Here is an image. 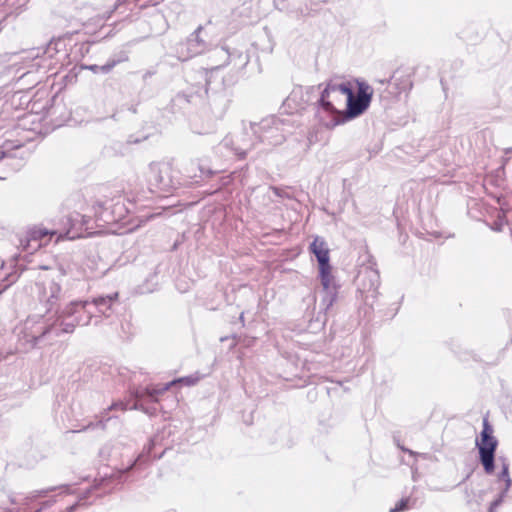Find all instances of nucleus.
Masks as SVG:
<instances>
[{
	"label": "nucleus",
	"instance_id": "nucleus-1",
	"mask_svg": "<svg viewBox=\"0 0 512 512\" xmlns=\"http://www.w3.org/2000/svg\"><path fill=\"white\" fill-rule=\"evenodd\" d=\"M356 84V93L349 81L329 82L326 85L317 108V117L322 125L333 128L362 115L369 108L373 88L362 80H357Z\"/></svg>",
	"mask_w": 512,
	"mask_h": 512
},
{
	"label": "nucleus",
	"instance_id": "nucleus-2",
	"mask_svg": "<svg viewBox=\"0 0 512 512\" xmlns=\"http://www.w3.org/2000/svg\"><path fill=\"white\" fill-rule=\"evenodd\" d=\"M89 304L87 300H73L56 313L55 319L61 334L73 333L77 326H87L91 323L95 316L87 309Z\"/></svg>",
	"mask_w": 512,
	"mask_h": 512
},
{
	"label": "nucleus",
	"instance_id": "nucleus-3",
	"mask_svg": "<svg viewBox=\"0 0 512 512\" xmlns=\"http://www.w3.org/2000/svg\"><path fill=\"white\" fill-rule=\"evenodd\" d=\"M251 131L257 141L268 148L281 145L290 132L286 121L278 117H268L251 124Z\"/></svg>",
	"mask_w": 512,
	"mask_h": 512
},
{
	"label": "nucleus",
	"instance_id": "nucleus-4",
	"mask_svg": "<svg viewBox=\"0 0 512 512\" xmlns=\"http://www.w3.org/2000/svg\"><path fill=\"white\" fill-rule=\"evenodd\" d=\"M24 334L27 342L36 345L42 339H53L61 335L55 316L53 317H28L24 324Z\"/></svg>",
	"mask_w": 512,
	"mask_h": 512
},
{
	"label": "nucleus",
	"instance_id": "nucleus-5",
	"mask_svg": "<svg viewBox=\"0 0 512 512\" xmlns=\"http://www.w3.org/2000/svg\"><path fill=\"white\" fill-rule=\"evenodd\" d=\"M498 445L497 439L493 436V428L487 419L483 420V429L480 437L476 440L479 451L480 462L487 474L494 472L495 451Z\"/></svg>",
	"mask_w": 512,
	"mask_h": 512
},
{
	"label": "nucleus",
	"instance_id": "nucleus-6",
	"mask_svg": "<svg viewBox=\"0 0 512 512\" xmlns=\"http://www.w3.org/2000/svg\"><path fill=\"white\" fill-rule=\"evenodd\" d=\"M357 290L366 304H372L378 295L380 276L372 266L361 267L356 278Z\"/></svg>",
	"mask_w": 512,
	"mask_h": 512
},
{
	"label": "nucleus",
	"instance_id": "nucleus-7",
	"mask_svg": "<svg viewBox=\"0 0 512 512\" xmlns=\"http://www.w3.org/2000/svg\"><path fill=\"white\" fill-rule=\"evenodd\" d=\"M61 285L54 278L44 277L36 283V298L45 312L51 311L61 299Z\"/></svg>",
	"mask_w": 512,
	"mask_h": 512
},
{
	"label": "nucleus",
	"instance_id": "nucleus-8",
	"mask_svg": "<svg viewBox=\"0 0 512 512\" xmlns=\"http://www.w3.org/2000/svg\"><path fill=\"white\" fill-rule=\"evenodd\" d=\"M171 167L168 163H151L147 172V181L153 192H167L173 187L170 175Z\"/></svg>",
	"mask_w": 512,
	"mask_h": 512
},
{
	"label": "nucleus",
	"instance_id": "nucleus-9",
	"mask_svg": "<svg viewBox=\"0 0 512 512\" xmlns=\"http://www.w3.org/2000/svg\"><path fill=\"white\" fill-rule=\"evenodd\" d=\"M200 378L201 377L198 374L190 375V376L179 378L177 380H173V381L165 384L161 388H151V389L147 388V389H145V391L142 394L137 395V400L134 404V408L143 410V405L145 402L157 401V396L159 394L167 391L175 383H182L186 386H193L200 380Z\"/></svg>",
	"mask_w": 512,
	"mask_h": 512
},
{
	"label": "nucleus",
	"instance_id": "nucleus-10",
	"mask_svg": "<svg viewBox=\"0 0 512 512\" xmlns=\"http://www.w3.org/2000/svg\"><path fill=\"white\" fill-rule=\"evenodd\" d=\"M57 231H48L43 228H31L20 239V247L30 254L40 249L48 242L49 235H55Z\"/></svg>",
	"mask_w": 512,
	"mask_h": 512
},
{
	"label": "nucleus",
	"instance_id": "nucleus-11",
	"mask_svg": "<svg viewBox=\"0 0 512 512\" xmlns=\"http://www.w3.org/2000/svg\"><path fill=\"white\" fill-rule=\"evenodd\" d=\"M319 277L325 293V296L322 299V304L327 310L333 305V302L337 297V285L334 283L330 264L326 266H319Z\"/></svg>",
	"mask_w": 512,
	"mask_h": 512
},
{
	"label": "nucleus",
	"instance_id": "nucleus-12",
	"mask_svg": "<svg viewBox=\"0 0 512 512\" xmlns=\"http://www.w3.org/2000/svg\"><path fill=\"white\" fill-rule=\"evenodd\" d=\"M84 226V217L77 212H73L66 216L63 224V232H59V238L65 237L73 240L82 236Z\"/></svg>",
	"mask_w": 512,
	"mask_h": 512
},
{
	"label": "nucleus",
	"instance_id": "nucleus-13",
	"mask_svg": "<svg viewBox=\"0 0 512 512\" xmlns=\"http://www.w3.org/2000/svg\"><path fill=\"white\" fill-rule=\"evenodd\" d=\"M498 461L501 463V471L498 474V480L499 482H503V486L501 487V492L499 496L494 499L489 506L488 512H496L497 507H499L505 495L510 489L511 486V478L509 475V463L505 458H499Z\"/></svg>",
	"mask_w": 512,
	"mask_h": 512
},
{
	"label": "nucleus",
	"instance_id": "nucleus-14",
	"mask_svg": "<svg viewBox=\"0 0 512 512\" xmlns=\"http://www.w3.org/2000/svg\"><path fill=\"white\" fill-rule=\"evenodd\" d=\"M253 145L254 144L248 143V141L245 139V137L243 135H240V136H236L235 138L234 137L224 138L220 144V147L229 149L234 154L243 157Z\"/></svg>",
	"mask_w": 512,
	"mask_h": 512
},
{
	"label": "nucleus",
	"instance_id": "nucleus-15",
	"mask_svg": "<svg viewBox=\"0 0 512 512\" xmlns=\"http://www.w3.org/2000/svg\"><path fill=\"white\" fill-rule=\"evenodd\" d=\"M202 27L199 26L187 39L186 47L189 57H193L203 53L207 44L204 39L201 38Z\"/></svg>",
	"mask_w": 512,
	"mask_h": 512
},
{
	"label": "nucleus",
	"instance_id": "nucleus-16",
	"mask_svg": "<svg viewBox=\"0 0 512 512\" xmlns=\"http://www.w3.org/2000/svg\"><path fill=\"white\" fill-rule=\"evenodd\" d=\"M310 251L317 258L319 266L329 265V247L327 242L322 237H315L310 245Z\"/></svg>",
	"mask_w": 512,
	"mask_h": 512
},
{
	"label": "nucleus",
	"instance_id": "nucleus-17",
	"mask_svg": "<svg viewBox=\"0 0 512 512\" xmlns=\"http://www.w3.org/2000/svg\"><path fill=\"white\" fill-rule=\"evenodd\" d=\"M118 299V293H113L107 296L96 297L92 300V303L97 308L99 314L104 317L111 315L112 304Z\"/></svg>",
	"mask_w": 512,
	"mask_h": 512
},
{
	"label": "nucleus",
	"instance_id": "nucleus-18",
	"mask_svg": "<svg viewBox=\"0 0 512 512\" xmlns=\"http://www.w3.org/2000/svg\"><path fill=\"white\" fill-rule=\"evenodd\" d=\"M21 145H13L10 141H5L2 144H0V160L6 159L8 161L11 159L14 155L12 154V150L20 148ZM6 166H9L12 168V170H16L19 168L20 164L12 165L8 162L5 163Z\"/></svg>",
	"mask_w": 512,
	"mask_h": 512
},
{
	"label": "nucleus",
	"instance_id": "nucleus-19",
	"mask_svg": "<svg viewBox=\"0 0 512 512\" xmlns=\"http://www.w3.org/2000/svg\"><path fill=\"white\" fill-rule=\"evenodd\" d=\"M112 217L111 219H106V221H118L120 220L124 214H125V208L123 203L118 199L112 206Z\"/></svg>",
	"mask_w": 512,
	"mask_h": 512
},
{
	"label": "nucleus",
	"instance_id": "nucleus-20",
	"mask_svg": "<svg viewBox=\"0 0 512 512\" xmlns=\"http://www.w3.org/2000/svg\"><path fill=\"white\" fill-rule=\"evenodd\" d=\"M410 498L401 499L393 508H390L389 512H402L411 507Z\"/></svg>",
	"mask_w": 512,
	"mask_h": 512
},
{
	"label": "nucleus",
	"instance_id": "nucleus-21",
	"mask_svg": "<svg viewBox=\"0 0 512 512\" xmlns=\"http://www.w3.org/2000/svg\"><path fill=\"white\" fill-rule=\"evenodd\" d=\"M116 65V61H112L110 63H107L103 66H91L90 69L93 71H101L103 73H108L114 66Z\"/></svg>",
	"mask_w": 512,
	"mask_h": 512
},
{
	"label": "nucleus",
	"instance_id": "nucleus-22",
	"mask_svg": "<svg viewBox=\"0 0 512 512\" xmlns=\"http://www.w3.org/2000/svg\"><path fill=\"white\" fill-rule=\"evenodd\" d=\"M485 494H486V491H485V490H481V491L479 492V494H478V499H477V501H476V502H477V504H480V503H481L482 498H483V496H484Z\"/></svg>",
	"mask_w": 512,
	"mask_h": 512
},
{
	"label": "nucleus",
	"instance_id": "nucleus-23",
	"mask_svg": "<svg viewBox=\"0 0 512 512\" xmlns=\"http://www.w3.org/2000/svg\"><path fill=\"white\" fill-rule=\"evenodd\" d=\"M76 507H77V504L71 505V506L66 508L65 512H74Z\"/></svg>",
	"mask_w": 512,
	"mask_h": 512
},
{
	"label": "nucleus",
	"instance_id": "nucleus-24",
	"mask_svg": "<svg viewBox=\"0 0 512 512\" xmlns=\"http://www.w3.org/2000/svg\"><path fill=\"white\" fill-rule=\"evenodd\" d=\"M118 407H121V409H123V410H124V409H126V408L123 406V404H121V403H115V404H113V405L110 407V409H114V408H118Z\"/></svg>",
	"mask_w": 512,
	"mask_h": 512
},
{
	"label": "nucleus",
	"instance_id": "nucleus-25",
	"mask_svg": "<svg viewBox=\"0 0 512 512\" xmlns=\"http://www.w3.org/2000/svg\"><path fill=\"white\" fill-rule=\"evenodd\" d=\"M126 0H117V3H116V7L117 8L119 5L125 3Z\"/></svg>",
	"mask_w": 512,
	"mask_h": 512
},
{
	"label": "nucleus",
	"instance_id": "nucleus-26",
	"mask_svg": "<svg viewBox=\"0 0 512 512\" xmlns=\"http://www.w3.org/2000/svg\"><path fill=\"white\" fill-rule=\"evenodd\" d=\"M5 178H6L5 176H0V180L5 179Z\"/></svg>",
	"mask_w": 512,
	"mask_h": 512
}]
</instances>
